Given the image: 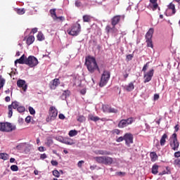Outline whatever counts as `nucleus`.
<instances>
[{
  "mask_svg": "<svg viewBox=\"0 0 180 180\" xmlns=\"http://www.w3.org/2000/svg\"><path fill=\"white\" fill-rule=\"evenodd\" d=\"M85 65H86L88 71L91 74L95 72L96 70H98V72H101L98 63H96V59L94 57L91 56H86L85 58Z\"/></svg>",
  "mask_w": 180,
  "mask_h": 180,
  "instance_id": "obj_1",
  "label": "nucleus"
},
{
  "mask_svg": "<svg viewBox=\"0 0 180 180\" xmlns=\"http://www.w3.org/2000/svg\"><path fill=\"white\" fill-rule=\"evenodd\" d=\"M97 164H103L104 165H112L113 164V158L109 156H96L94 158Z\"/></svg>",
  "mask_w": 180,
  "mask_h": 180,
  "instance_id": "obj_2",
  "label": "nucleus"
},
{
  "mask_svg": "<svg viewBox=\"0 0 180 180\" xmlns=\"http://www.w3.org/2000/svg\"><path fill=\"white\" fill-rule=\"evenodd\" d=\"M58 115V110L56 107L51 106L49 110V115L46 118V123H51V122L56 120L57 119V116Z\"/></svg>",
  "mask_w": 180,
  "mask_h": 180,
  "instance_id": "obj_3",
  "label": "nucleus"
},
{
  "mask_svg": "<svg viewBox=\"0 0 180 180\" xmlns=\"http://www.w3.org/2000/svg\"><path fill=\"white\" fill-rule=\"evenodd\" d=\"M136 122V118L131 117L127 119L121 120L118 123L119 129H124V127H127V126H130V124H133Z\"/></svg>",
  "mask_w": 180,
  "mask_h": 180,
  "instance_id": "obj_4",
  "label": "nucleus"
},
{
  "mask_svg": "<svg viewBox=\"0 0 180 180\" xmlns=\"http://www.w3.org/2000/svg\"><path fill=\"white\" fill-rule=\"evenodd\" d=\"M81 32V25L78 22L74 24L70 29L67 30V32L70 36H78Z\"/></svg>",
  "mask_w": 180,
  "mask_h": 180,
  "instance_id": "obj_5",
  "label": "nucleus"
},
{
  "mask_svg": "<svg viewBox=\"0 0 180 180\" xmlns=\"http://www.w3.org/2000/svg\"><path fill=\"white\" fill-rule=\"evenodd\" d=\"M110 78V72L108 70H104L101 75L99 86H101V88H103V86H105V85H106V84H108V82H109Z\"/></svg>",
  "mask_w": 180,
  "mask_h": 180,
  "instance_id": "obj_6",
  "label": "nucleus"
},
{
  "mask_svg": "<svg viewBox=\"0 0 180 180\" xmlns=\"http://www.w3.org/2000/svg\"><path fill=\"white\" fill-rule=\"evenodd\" d=\"M169 145L172 150L174 151H178V149L179 148V141H178L177 135L176 133L172 135Z\"/></svg>",
  "mask_w": 180,
  "mask_h": 180,
  "instance_id": "obj_7",
  "label": "nucleus"
},
{
  "mask_svg": "<svg viewBox=\"0 0 180 180\" xmlns=\"http://www.w3.org/2000/svg\"><path fill=\"white\" fill-rule=\"evenodd\" d=\"M153 34H154V28H150L145 36L147 47H150L151 49L154 48V45L153 44Z\"/></svg>",
  "mask_w": 180,
  "mask_h": 180,
  "instance_id": "obj_8",
  "label": "nucleus"
},
{
  "mask_svg": "<svg viewBox=\"0 0 180 180\" xmlns=\"http://www.w3.org/2000/svg\"><path fill=\"white\" fill-rule=\"evenodd\" d=\"M16 129V127H13L12 124L9 122H0V131H13Z\"/></svg>",
  "mask_w": 180,
  "mask_h": 180,
  "instance_id": "obj_9",
  "label": "nucleus"
},
{
  "mask_svg": "<svg viewBox=\"0 0 180 180\" xmlns=\"http://www.w3.org/2000/svg\"><path fill=\"white\" fill-rule=\"evenodd\" d=\"M26 65H28L30 68H34V67H37L39 64V60H37V58L30 56L28 58H27V62H25Z\"/></svg>",
  "mask_w": 180,
  "mask_h": 180,
  "instance_id": "obj_10",
  "label": "nucleus"
},
{
  "mask_svg": "<svg viewBox=\"0 0 180 180\" xmlns=\"http://www.w3.org/2000/svg\"><path fill=\"white\" fill-rule=\"evenodd\" d=\"M154 76V69L149 70L148 72L145 73L143 75L144 83L147 84V82H150Z\"/></svg>",
  "mask_w": 180,
  "mask_h": 180,
  "instance_id": "obj_11",
  "label": "nucleus"
},
{
  "mask_svg": "<svg viewBox=\"0 0 180 180\" xmlns=\"http://www.w3.org/2000/svg\"><path fill=\"white\" fill-rule=\"evenodd\" d=\"M133 134H131V133H127L124 134V141H125V144L126 146H127L128 147H130L131 144H133Z\"/></svg>",
  "mask_w": 180,
  "mask_h": 180,
  "instance_id": "obj_12",
  "label": "nucleus"
},
{
  "mask_svg": "<svg viewBox=\"0 0 180 180\" xmlns=\"http://www.w3.org/2000/svg\"><path fill=\"white\" fill-rule=\"evenodd\" d=\"M17 86H18V88H22L24 92H26L27 89V84H26V81L23 79H18L17 81Z\"/></svg>",
  "mask_w": 180,
  "mask_h": 180,
  "instance_id": "obj_13",
  "label": "nucleus"
},
{
  "mask_svg": "<svg viewBox=\"0 0 180 180\" xmlns=\"http://www.w3.org/2000/svg\"><path fill=\"white\" fill-rule=\"evenodd\" d=\"M60 84V79H54L49 83L50 89H56Z\"/></svg>",
  "mask_w": 180,
  "mask_h": 180,
  "instance_id": "obj_14",
  "label": "nucleus"
},
{
  "mask_svg": "<svg viewBox=\"0 0 180 180\" xmlns=\"http://www.w3.org/2000/svg\"><path fill=\"white\" fill-rule=\"evenodd\" d=\"M27 61V58L23 54L19 59L15 60V64H25Z\"/></svg>",
  "mask_w": 180,
  "mask_h": 180,
  "instance_id": "obj_15",
  "label": "nucleus"
},
{
  "mask_svg": "<svg viewBox=\"0 0 180 180\" xmlns=\"http://www.w3.org/2000/svg\"><path fill=\"white\" fill-rule=\"evenodd\" d=\"M122 16L120 15H115L111 19V25L112 26H116L120 22Z\"/></svg>",
  "mask_w": 180,
  "mask_h": 180,
  "instance_id": "obj_16",
  "label": "nucleus"
},
{
  "mask_svg": "<svg viewBox=\"0 0 180 180\" xmlns=\"http://www.w3.org/2000/svg\"><path fill=\"white\" fill-rule=\"evenodd\" d=\"M105 31L107 33H116L117 32V29H116V26L110 27V25H106Z\"/></svg>",
  "mask_w": 180,
  "mask_h": 180,
  "instance_id": "obj_17",
  "label": "nucleus"
},
{
  "mask_svg": "<svg viewBox=\"0 0 180 180\" xmlns=\"http://www.w3.org/2000/svg\"><path fill=\"white\" fill-rule=\"evenodd\" d=\"M94 153L96 155H110L112 154L110 151L103 150H96Z\"/></svg>",
  "mask_w": 180,
  "mask_h": 180,
  "instance_id": "obj_18",
  "label": "nucleus"
},
{
  "mask_svg": "<svg viewBox=\"0 0 180 180\" xmlns=\"http://www.w3.org/2000/svg\"><path fill=\"white\" fill-rule=\"evenodd\" d=\"M63 144H67L68 146H72L75 144L74 142V140H72L71 138H65L63 141Z\"/></svg>",
  "mask_w": 180,
  "mask_h": 180,
  "instance_id": "obj_19",
  "label": "nucleus"
},
{
  "mask_svg": "<svg viewBox=\"0 0 180 180\" xmlns=\"http://www.w3.org/2000/svg\"><path fill=\"white\" fill-rule=\"evenodd\" d=\"M124 89L127 92H131V91H133V89H134V83H133V82L129 83L128 85L124 86Z\"/></svg>",
  "mask_w": 180,
  "mask_h": 180,
  "instance_id": "obj_20",
  "label": "nucleus"
},
{
  "mask_svg": "<svg viewBox=\"0 0 180 180\" xmlns=\"http://www.w3.org/2000/svg\"><path fill=\"white\" fill-rule=\"evenodd\" d=\"M150 157L152 162H155V161L158 160V155H157V153L155 152H151L150 153Z\"/></svg>",
  "mask_w": 180,
  "mask_h": 180,
  "instance_id": "obj_21",
  "label": "nucleus"
},
{
  "mask_svg": "<svg viewBox=\"0 0 180 180\" xmlns=\"http://www.w3.org/2000/svg\"><path fill=\"white\" fill-rule=\"evenodd\" d=\"M150 3L152 4L153 7H152V10L153 11H157V8H158V0H149Z\"/></svg>",
  "mask_w": 180,
  "mask_h": 180,
  "instance_id": "obj_22",
  "label": "nucleus"
},
{
  "mask_svg": "<svg viewBox=\"0 0 180 180\" xmlns=\"http://www.w3.org/2000/svg\"><path fill=\"white\" fill-rule=\"evenodd\" d=\"M167 139H168V135H167V134H164L160 139V146H165Z\"/></svg>",
  "mask_w": 180,
  "mask_h": 180,
  "instance_id": "obj_23",
  "label": "nucleus"
},
{
  "mask_svg": "<svg viewBox=\"0 0 180 180\" xmlns=\"http://www.w3.org/2000/svg\"><path fill=\"white\" fill-rule=\"evenodd\" d=\"M34 42V36L30 35L27 39L26 44H27V46H30V44H33Z\"/></svg>",
  "mask_w": 180,
  "mask_h": 180,
  "instance_id": "obj_24",
  "label": "nucleus"
},
{
  "mask_svg": "<svg viewBox=\"0 0 180 180\" xmlns=\"http://www.w3.org/2000/svg\"><path fill=\"white\" fill-rule=\"evenodd\" d=\"M168 9H171L172 15H175V13H176V9H175V4L170 3L168 5Z\"/></svg>",
  "mask_w": 180,
  "mask_h": 180,
  "instance_id": "obj_25",
  "label": "nucleus"
},
{
  "mask_svg": "<svg viewBox=\"0 0 180 180\" xmlns=\"http://www.w3.org/2000/svg\"><path fill=\"white\" fill-rule=\"evenodd\" d=\"M158 168H160V166H158L157 164L153 165L152 174H153V175H157V174H158Z\"/></svg>",
  "mask_w": 180,
  "mask_h": 180,
  "instance_id": "obj_26",
  "label": "nucleus"
},
{
  "mask_svg": "<svg viewBox=\"0 0 180 180\" xmlns=\"http://www.w3.org/2000/svg\"><path fill=\"white\" fill-rule=\"evenodd\" d=\"M0 160H4V161L9 160V155L6 153H0Z\"/></svg>",
  "mask_w": 180,
  "mask_h": 180,
  "instance_id": "obj_27",
  "label": "nucleus"
},
{
  "mask_svg": "<svg viewBox=\"0 0 180 180\" xmlns=\"http://www.w3.org/2000/svg\"><path fill=\"white\" fill-rule=\"evenodd\" d=\"M91 20H92V16H91V15H83V21L84 22L89 23V22H91Z\"/></svg>",
  "mask_w": 180,
  "mask_h": 180,
  "instance_id": "obj_28",
  "label": "nucleus"
},
{
  "mask_svg": "<svg viewBox=\"0 0 180 180\" xmlns=\"http://www.w3.org/2000/svg\"><path fill=\"white\" fill-rule=\"evenodd\" d=\"M56 8H53L49 11L51 16L53 19V20L54 19L57 18V13H56Z\"/></svg>",
  "mask_w": 180,
  "mask_h": 180,
  "instance_id": "obj_29",
  "label": "nucleus"
},
{
  "mask_svg": "<svg viewBox=\"0 0 180 180\" xmlns=\"http://www.w3.org/2000/svg\"><path fill=\"white\" fill-rule=\"evenodd\" d=\"M89 119L92 122H98V120H101V118L99 117H95L93 115H89Z\"/></svg>",
  "mask_w": 180,
  "mask_h": 180,
  "instance_id": "obj_30",
  "label": "nucleus"
},
{
  "mask_svg": "<svg viewBox=\"0 0 180 180\" xmlns=\"http://www.w3.org/2000/svg\"><path fill=\"white\" fill-rule=\"evenodd\" d=\"M37 40H39V41H43V40H44V35L43 34V33L39 32L37 36Z\"/></svg>",
  "mask_w": 180,
  "mask_h": 180,
  "instance_id": "obj_31",
  "label": "nucleus"
},
{
  "mask_svg": "<svg viewBox=\"0 0 180 180\" xmlns=\"http://www.w3.org/2000/svg\"><path fill=\"white\" fill-rule=\"evenodd\" d=\"M9 105L11 106V108H13V109H18V108H19V102L13 101L11 105Z\"/></svg>",
  "mask_w": 180,
  "mask_h": 180,
  "instance_id": "obj_32",
  "label": "nucleus"
},
{
  "mask_svg": "<svg viewBox=\"0 0 180 180\" xmlns=\"http://www.w3.org/2000/svg\"><path fill=\"white\" fill-rule=\"evenodd\" d=\"M77 134H78V131L75 129L74 130H70L69 131L68 135L70 136V137H75V136H77Z\"/></svg>",
  "mask_w": 180,
  "mask_h": 180,
  "instance_id": "obj_33",
  "label": "nucleus"
},
{
  "mask_svg": "<svg viewBox=\"0 0 180 180\" xmlns=\"http://www.w3.org/2000/svg\"><path fill=\"white\" fill-rule=\"evenodd\" d=\"M102 108L105 113H109V109L110 108L109 105H103Z\"/></svg>",
  "mask_w": 180,
  "mask_h": 180,
  "instance_id": "obj_34",
  "label": "nucleus"
},
{
  "mask_svg": "<svg viewBox=\"0 0 180 180\" xmlns=\"http://www.w3.org/2000/svg\"><path fill=\"white\" fill-rule=\"evenodd\" d=\"M86 120V118L84 115H80L77 117V122H79L80 123H82Z\"/></svg>",
  "mask_w": 180,
  "mask_h": 180,
  "instance_id": "obj_35",
  "label": "nucleus"
},
{
  "mask_svg": "<svg viewBox=\"0 0 180 180\" xmlns=\"http://www.w3.org/2000/svg\"><path fill=\"white\" fill-rule=\"evenodd\" d=\"M5 85V79L2 77V75H0V89L1 88H4Z\"/></svg>",
  "mask_w": 180,
  "mask_h": 180,
  "instance_id": "obj_36",
  "label": "nucleus"
},
{
  "mask_svg": "<svg viewBox=\"0 0 180 180\" xmlns=\"http://www.w3.org/2000/svg\"><path fill=\"white\" fill-rule=\"evenodd\" d=\"M8 117H12V115H13V111L12 110V109L13 108H12V105H8Z\"/></svg>",
  "mask_w": 180,
  "mask_h": 180,
  "instance_id": "obj_37",
  "label": "nucleus"
},
{
  "mask_svg": "<svg viewBox=\"0 0 180 180\" xmlns=\"http://www.w3.org/2000/svg\"><path fill=\"white\" fill-rule=\"evenodd\" d=\"M53 139L51 138H47L46 144L48 146V147L53 145Z\"/></svg>",
  "mask_w": 180,
  "mask_h": 180,
  "instance_id": "obj_38",
  "label": "nucleus"
},
{
  "mask_svg": "<svg viewBox=\"0 0 180 180\" xmlns=\"http://www.w3.org/2000/svg\"><path fill=\"white\" fill-rule=\"evenodd\" d=\"M17 110L19 113H23L26 110V108L24 106H18Z\"/></svg>",
  "mask_w": 180,
  "mask_h": 180,
  "instance_id": "obj_39",
  "label": "nucleus"
},
{
  "mask_svg": "<svg viewBox=\"0 0 180 180\" xmlns=\"http://www.w3.org/2000/svg\"><path fill=\"white\" fill-rule=\"evenodd\" d=\"M11 171L16 172V171H19V167L16 165H13L11 166Z\"/></svg>",
  "mask_w": 180,
  "mask_h": 180,
  "instance_id": "obj_40",
  "label": "nucleus"
},
{
  "mask_svg": "<svg viewBox=\"0 0 180 180\" xmlns=\"http://www.w3.org/2000/svg\"><path fill=\"white\" fill-rule=\"evenodd\" d=\"M117 112H119V110H117V109H115V108H112L111 106H110L108 113H117Z\"/></svg>",
  "mask_w": 180,
  "mask_h": 180,
  "instance_id": "obj_41",
  "label": "nucleus"
},
{
  "mask_svg": "<svg viewBox=\"0 0 180 180\" xmlns=\"http://www.w3.org/2000/svg\"><path fill=\"white\" fill-rule=\"evenodd\" d=\"M71 94V91L69 90H65L63 93V96H65V98H68Z\"/></svg>",
  "mask_w": 180,
  "mask_h": 180,
  "instance_id": "obj_42",
  "label": "nucleus"
},
{
  "mask_svg": "<svg viewBox=\"0 0 180 180\" xmlns=\"http://www.w3.org/2000/svg\"><path fill=\"white\" fill-rule=\"evenodd\" d=\"M25 12H26L25 8H18L17 10L18 15H24Z\"/></svg>",
  "mask_w": 180,
  "mask_h": 180,
  "instance_id": "obj_43",
  "label": "nucleus"
},
{
  "mask_svg": "<svg viewBox=\"0 0 180 180\" xmlns=\"http://www.w3.org/2000/svg\"><path fill=\"white\" fill-rule=\"evenodd\" d=\"M52 174L53 176H56V178H60V172H58V170H53L52 172Z\"/></svg>",
  "mask_w": 180,
  "mask_h": 180,
  "instance_id": "obj_44",
  "label": "nucleus"
},
{
  "mask_svg": "<svg viewBox=\"0 0 180 180\" xmlns=\"http://www.w3.org/2000/svg\"><path fill=\"white\" fill-rule=\"evenodd\" d=\"M149 65H150V62L146 63V64L143 65L142 69L143 72H146L147 71V69L148 68Z\"/></svg>",
  "mask_w": 180,
  "mask_h": 180,
  "instance_id": "obj_45",
  "label": "nucleus"
},
{
  "mask_svg": "<svg viewBox=\"0 0 180 180\" xmlns=\"http://www.w3.org/2000/svg\"><path fill=\"white\" fill-rule=\"evenodd\" d=\"M120 129H113L112 131H111L112 134H117V136H119V134H120Z\"/></svg>",
  "mask_w": 180,
  "mask_h": 180,
  "instance_id": "obj_46",
  "label": "nucleus"
},
{
  "mask_svg": "<svg viewBox=\"0 0 180 180\" xmlns=\"http://www.w3.org/2000/svg\"><path fill=\"white\" fill-rule=\"evenodd\" d=\"M115 175H117V176H126V172H117L115 173Z\"/></svg>",
  "mask_w": 180,
  "mask_h": 180,
  "instance_id": "obj_47",
  "label": "nucleus"
},
{
  "mask_svg": "<svg viewBox=\"0 0 180 180\" xmlns=\"http://www.w3.org/2000/svg\"><path fill=\"white\" fill-rule=\"evenodd\" d=\"M28 110H29L30 115L36 114V110H34V108H33L32 107H29Z\"/></svg>",
  "mask_w": 180,
  "mask_h": 180,
  "instance_id": "obj_48",
  "label": "nucleus"
},
{
  "mask_svg": "<svg viewBox=\"0 0 180 180\" xmlns=\"http://www.w3.org/2000/svg\"><path fill=\"white\" fill-rule=\"evenodd\" d=\"M124 140V136H120L116 139L117 143H122Z\"/></svg>",
  "mask_w": 180,
  "mask_h": 180,
  "instance_id": "obj_49",
  "label": "nucleus"
},
{
  "mask_svg": "<svg viewBox=\"0 0 180 180\" xmlns=\"http://www.w3.org/2000/svg\"><path fill=\"white\" fill-rule=\"evenodd\" d=\"M60 20V22H63V20H65V18H64L63 16H60L56 18H55L53 20Z\"/></svg>",
  "mask_w": 180,
  "mask_h": 180,
  "instance_id": "obj_50",
  "label": "nucleus"
},
{
  "mask_svg": "<svg viewBox=\"0 0 180 180\" xmlns=\"http://www.w3.org/2000/svg\"><path fill=\"white\" fill-rule=\"evenodd\" d=\"M174 165L180 168V159H176L174 160Z\"/></svg>",
  "mask_w": 180,
  "mask_h": 180,
  "instance_id": "obj_51",
  "label": "nucleus"
},
{
  "mask_svg": "<svg viewBox=\"0 0 180 180\" xmlns=\"http://www.w3.org/2000/svg\"><path fill=\"white\" fill-rule=\"evenodd\" d=\"M133 54H129L127 56L126 58L127 61H131V60H133Z\"/></svg>",
  "mask_w": 180,
  "mask_h": 180,
  "instance_id": "obj_52",
  "label": "nucleus"
},
{
  "mask_svg": "<svg viewBox=\"0 0 180 180\" xmlns=\"http://www.w3.org/2000/svg\"><path fill=\"white\" fill-rule=\"evenodd\" d=\"M55 139L57 141H60V143H63L64 141V138H63V136H56Z\"/></svg>",
  "mask_w": 180,
  "mask_h": 180,
  "instance_id": "obj_53",
  "label": "nucleus"
},
{
  "mask_svg": "<svg viewBox=\"0 0 180 180\" xmlns=\"http://www.w3.org/2000/svg\"><path fill=\"white\" fill-rule=\"evenodd\" d=\"M84 162H85L84 160L79 161L78 163H77V167L79 168H82V164H84Z\"/></svg>",
  "mask_w": 180,
  "mask_h": 180,
  "instance_id": "obj_54",
  "label": "nucleus"
},
{
  "mask_svg": "<svg viewBox=\"0 0 180 180\" xmlns=\"http://www.w3.org/2000/svg\"><path fill=\"white\" fill-rule=\"evenodd\" d=\"M51 164L53 167H57V165H58V162H57L56 160H51Z\"/></svg>",
  "mask_w": 180,
  "mask_h": 180,
  "instance_id": "obj_55",
  "label": "nucleus"
},
{
  "mask_svg": "<svg viewBox=\"0 0 180 180\" xmlns=\"http://www.w3.org/2000/svg\"><path fill=\"white\" fill-rule=\"evenodd\" d=\"M38 150L41 153H43V151H46V148H44V146H40V147L38 148Z\"/></svg>",
  "mask_w": 180,
  "mask_h": 180,
  "instance_id": "obj_56",
  "label": "nucleus"
},
{
  "mask_svg": "<svg viewBox=\"0 0 180 180\" xmlns=\"http://www.w3.org/2000/svg\"><path fill=\"white\" fill-rule=\"evenodd\" d=\"M40 158L41 160H46V158H47V155H46V153L41 154Z\"/></svg>",
  "mask_w": 180,
  "mask_h": 180,
  "instance_id": "obj_57",
  "label": "nucleus"
},
{
  "mask_svg": "<svg viewBox=\"0 0 180 180\" xmlns=\"http://www.w3.org/2000/svg\"><path fill=\"white\" fill-rule=\"evenodd\" d=\"M31 120H32V117H30V116H27V117L25 118V122H26V123H29Z\"/></svg>",
  "mask_w": 180,
  "mask_h": 180,
  "instance_id": "obj_58",
  "label": "nucleus"
},
{
  "mask_svg": "<svg viewBox=\"0 0 180 180\" xmlns=\"http://www.w3.org/2000/svg\"><path fill=\"white\" fill-rule=\"evenodd\" d=\"M58 117L61 120H64V119H65V116L64 115V114H59Z\"/></svg>",
  "mask_w": 180,
  "mask_h": 180,
  "instance_id": "obj_59",
  "label": "nucleus"
},
{
  "mask_svg": "<svg viewBox=\"0 0 180 180\" xmlns=\"http://www.w3.org/2000/svg\"><path fill=\"white\" fill-rule=\"evenodd\" d=\"M174 157L176 158H179V157H180V151H177V152L174 153Z\"/></svg>",
  "mask_w": 180,
  "mask_h": 180,
  "instance_id": "obj_60",
  "label": "nucleus"
},
{
  "mask_svg": "<svg viewBox=\"0 0 180 180\" xmlns=\"http://www.w3.org/2000/svg\"><path fill=\"white\" fill-rule=\"evenodd\" d=\"M154 99L155 101H158V99H160V95L159 94H155L154 95Z\"/></svg>",
  "mask_w": 180,
  "mask_h": 180,
  "instance_id": "obj_61",
  "label": "nucleus"
},
{
  "mask_svg": "<svg viewBox=\"0 0 180 180\" xmlns=\"http://www.w3.org/2000/svg\"><path fill=\"white\" fill-rule=\"evenodd\" d=\"M80 94H82V95H85L86 94V90L85 89H82L80 91Z\"/></svg>",
  "mask_w": 180,
  "mask_h": 180,
  "instance_id": "obj_62",
  "label": "nucleus"
},
{
  "mask_svg": "<svg viewBox=\"0 0 180 180\" xmlns=\"http://www.w3.org/2000/svg\"><path fill=\"white\" fill-rule=\"evenodd\" d=\"M5 101H6V102H11V97L6 96V97L5 98Z\"/></svg>",
  "mask_w": 180,
  "mask_h": 180,
  "instance_id": "obj_63",
  "label": "nucleus"
},
{
  "mask_svg": "<svg viewBox=\"0 0 180 180\" xmlns=\"http://www.w3.org/2000/svg\"><path fill=\"white\" fill-rule=\"evenodd\" d=\"M32 33L34 34V33H37V28H33L32 30Z\"/></svg>",
  "mask_w": 180,
  "mask_h": 180,
  "instance_id": "obj_64",
  "label": "nucleus"
}]
</instances>
